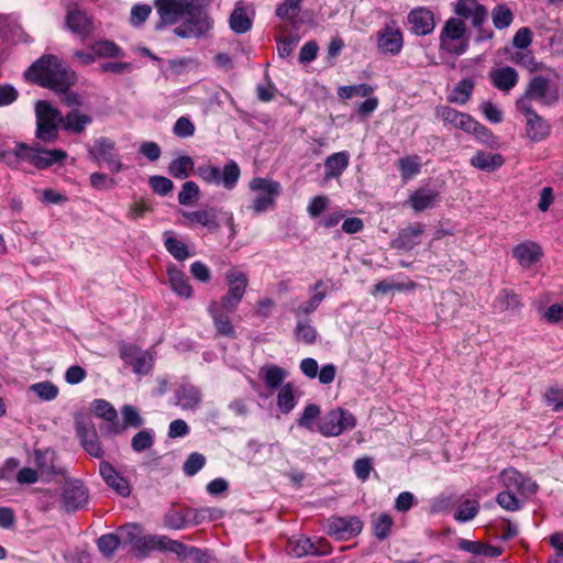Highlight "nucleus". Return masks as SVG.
I'll use <instances>...</instances> for the list:
<instances>
[{
  "mask_svg": "<svg viewBox=\"0 0 563 563\" xmlns=\"http://www.w3.org/2000/svg\"><path fill=\"white\" fill-rule=\"evenodd\" d=\"M165 235V247L176 260L185 261L190 256L188 247L184 242L169 235L168 232H166Z\"/></svg>",
  "mask_w": 563,
  "mask_h": 563,
  "instance_id": "nucleus-51",
  "label": "nucleus"
},
{
  "mask_svg": "<svg viewBox=\"0 0 563 563\" xmlns=\"http://www.w3.org/2000/svg\"><path fill=\"white\" fill-rule=\"evenodd\" d=\"M192 169L194 161L187 155L175 158L168 167L169 174L178 179H186Z\"/></svg>",
  "mask_w": 563,
  "mask_h": 563,
  "instance_id": "nucleus-46",
  "label": "nucleus"
},
{
  "mask_svg": "<svg viewBox=\"0 0 563 563\" xmlns=\"http://www.w3.org/2000/svg\"><path fill=\"white\" fill-rule=\"evenodd\" d=\"M398 164L401 177L406 180L411 179L412 177L420 173L421 164L418 157H404L399 159Z\"/></svg>",
  "mask_w": 563,
  "mask_h": 563,
  "instance_id": "nucleus-57",
  "label": "nucleus"
},
{
  "mask_svg": "<svg viewBox=\"0 0 563 563\" xmlns=\"http://www.w3.org/2000/svg\"><path fill=\"white\" fill-rule=\"evenodd\" d=\"M393 526V519L387 514H382L374 521V534L377 539L384 540L388 537Z\"/></svg>",
  "mask_w": 563,
  "mask_h": 563,
  "instance_id": "nucleus-64",
  "label": "nucleus"
},
{
  "mask_svg": "<svg viewBox=\"0 0 563 563\" xmlns=\"http://www.w3.org/2000/svg\"><path fill=\"white\" fill-rule=\"evenodd\" d=\"M423 232L421 223H413L404 228L391 241V246L397 250L410 251L420 243L419 238Z\"/></svg>",
  "mask_w": 563,
  "mask_h": 563,
  "instance_id": "nucleus-29",
  "label": "nucleus"
},
{
  "mask_svg": "<svg viewBox=\"0 0 563 563\" xmlns=\"http://www.w3.org/2000/svg\"><path fill=\"white\" fill-rule=\"evenodd\" d=\"M225 280L229 286L228 292L220 300L211 301L208 306V312L219 335L234 338L235 329L229 314L235 311L242 301L249 285V278L245 273L231 269L225 274Z\"/></svg>",
  "mask_w": 563,
  "mask_h": 563,
  "instance_id": "nucleus-1",
  "label": "nucleus"
},
{
  "mask_svg": "<svg viewBox=\"0 0 563 563\" xmlns=\"http://www.w3.org/2000/svg\"><path fill=\"white\" fill-rule=\"evenodd\" d=\"M407 24L410 32L415 35H428L435 27L433 12L423 7L415 8L407 15Z\"/></svg>",
  "mask_w": 563,
  "mask_h": 563,
  "instance_id": "nucleus-18",
  "label": "nucleus"
},
{
  "mask_svg": "<svg viewBox=\"0 0 563 563\" xmlns=\"http://www.w3.org/2000/svg\"><path fill=\"white\" fill-rule=\"evenodd\" d=\"M321 410L320 407L316 404H309L305 407L302 413L297 419V426L303 428L310 432L318 431V422L319 421Z\"/></svg>",
  "mask_w": 563,
  "mask_h": 563,
  "instance_id": "nucleus-43",
  "label": "nucleus"
},
{
  "mask_svg": "<svg viewBox=\"0 0 563 563\" xmlns=\"http://www.w3.org/2000/svg\"><path fill=\"white\" fill-rule=\"evenodd\" d=\"M121 542L131 545L140 553L153 550L155 537L144 536L142 528L136 523H129L119 530Z\"/></svg>",
  "mask_w": 563,
  "mask_h": 563,
  "instance_id": "nucleus-16",
  "label": "nucleus"
},
{
  "mask_svg": "<svg viewBox=\"0 0 563 563\" xmlns=\"http://www.w3.org/2000/svg\"><path fill=\"white\" fill-rule=\"evenodd\" d=\"M25 77L55 92H66L76 81L75 73L54 55L42 56L33 63Z\"/></svg>",
  "mask_w": 563,
  "mask_h": 563,
  "instance_id": "nucleus-2",
  "label": "nucleus"
},
{
  "mask_svg": "<svg viewBox=\"0 0 563 563\" xmlns=\"http://www.w3.org/2000/svg\"><path fill=\"white\" fill-rule=\"evenodd\" d=\"M188 526H198L206 521H213L221 517V511L216 508L186 509Z\"/></svg>",
  "mask_w": 563,
  "mask_h": 563,
  "instance_id": "nucleus-45",
  "label": "nucleus"
},
{
  "mask_svg": "<svg viewBox=\"0 0 563 563\" xmlns=\"http://www.w3.org/2000/svg\"><path fill=\"white\" fill-rule=\"evenodd\" d=\"M121 413L125 428H140L144 424V419L134 406L124 405L121 408Z\"/></svg>",
  "mask_w": 563,
  "mask_h": 563,
  "instance_id": "nucleus-59",
  "label": "nucleus"
},
{
  "mask_svg": "<svg viewBox=\"0 0 563 563\" xmlns=\"http://www.w3.org/2000/svg\"><path fill=\"white\" fill-rule=\"evenodd\" d=\"M288 554L295 558H302L307 554H325L327 550H319L316 548L314 542H311L308 538H299L289 540L287 543Z\"/></svg>",
  "mask_w": 563,
  "mask_h": 563,
  "instance_id": "nucleus-39",
  "label": "nucleus"
},
{
  "mask_svg": "<svg viewBox=\"0 0 563 563\" xmlns=\"http://www.w3.org/2000/svg\"><path fill=\"white\" fill-rule=\"evenodd\" d=\"M258 375L267 388L280 389L287 377V371L278 365L269 364L261 367Z\"/></svg>",
  "mask_w": 563,
  "mask_h": 563,
  "instance_id": "nucleus-36",
  "label": "nucleus"
},
{
  "mask_svg": "<svg viewBox=\"0 0 563 563\" xmlns=\"http://www.w3.org/2000/svg\"><path fill=\"white\" fill-rule=\"evenodd\" d=\"M206 464V457L198 452L189 454L183 465V471L187 476L196 475Z\"/></svg>",
  "mask_w": 563,
  "mask_h": 563,
  "instance_id": "nucleus-62",
  "label": "nucleus"
},
{
  "mask_svg": "<svg viewBox=\"0 0 563 563\" xmlns=\"http://www.w3.org/2000/svg\"><path fill=\"white\" fill-rule=\"evenodd\" d=\"M168 280L170 288L175 294L184 298H190L192 295L191 286L185 273L170 264L167 267Z\"/></svg>",
  "mask_w": 563,
  "mask_h": 563,
  "instance_id": "nucleus-34",
  "label": "nucleus"
},
{
  "mask_svg": "<svg viewBox=\"0 0 563 563\" xmlns=\"http://www.w3.org/2000/svg\"><path fill=\"white\" fill-rule=\"evenodd\" d=\"M487 18L488 11L486 7L477 0H460V19L470 21L472 26L476 29V42L487 41L494 36V32L484 26Z\"/></svg>",
  "mask_w": 563,
  "mask_h": 563,
  "instance_id": "nucleus-8",
  "label": "nucleus"
},
{
  "mask_svg": "<svg viewBox=\"0 0 563 563\" xmlns=\"http://www.w3.org/2000/svg\"><path fill=\"white\" fill-rule=\"evenodd\" d=\"M356 426V418L352 412L341 407L327 411L318 421V432L325 438L339 437L351 431Z\"/></svg>",
  "mask_w": 563,
  "mask_h": 563,
  "instance_id": "nucleus-6",
  "label": "nucleus"
},
{
  "mask_svg": "<svg viewBox=\"0 0 563 563\" xmlns=\"http://www.w3.org/2000/svg\"><path fill=\"white\" fill-rule=\"evenodd\" d=\"M82 448L87 453H89L93 457H101L103 454L102 448L99 442V437L96 432H90L86 434L85 438L80 440Z\"/></svg>",
  "mask_w": 563,
  "mask_h": 563,
  "instance_id": "nucleus-63",
  "label": "nucleus"
},
{
  "mask_svg": "<svg viewBox=\"0 0 563 563\" xmlns=\"http://www.w3.org/2000/svg\"><path fill=\"white\" fill-rule=\"evenodd\" d=\"M380 53L397 56L404 46V35L396 21L390 20L376 33Z\"/></svg>",
  "mask_w": 563,
  "mask_h": 563,
  "instance_id": "nucleus-12",
  "label": "nucleus"
},
{
  "mask_svg": "<svg viewBox=\"0 0 563 563\" xmlns=\"http://www.w3.org/2000/svg\"><path fill=\"white\" fill-rule=\"evenodd\" d=\"M297 405L295 386L291 383L282 386L277 394V407L280 412L289 413Z\"/></svg>",
  "mask_w": 563,
  "mask_h": 563,
  "instance_id": "nucleus-44",
  "label": "nucleus"
},
{
  "mask_svg": "<svg viewBox=\"0 0 563 563\" xmlns=\"http://www.w3.org/2000/svg\"><path fill=\"white\" fill-rule=\"evenodd\" d=\"M488 79L494 88L504 93H509L517 86L519 74L511 66H503L492 69L488 73Z\"/></svg>",
  "mask_w": 563,
  "mask_h": 563,
  "instance_id": "nucleus-23",
  "label": "nucleus"
},
{
  "mask_svg": "<svg viewBox=\"0 0 563 563\" xmlns=\"http://www.w3.org/2000/svg\"><path fill=\"white\" fill-rule=\"evenodd\" d=\"M500 477L506 488L517 490V493L522 496H531L538 490V485L536 482L529 477H526L515 468L504 470Z\"/></svg>",
  "mask_w": 563,
  "mask_h": 563,
  "instance_id": "nucleus-20",
  "label": "nucleus"
},
{
  "mask_svg": "<svg viewBox=\"0 0 563 563\" xmlns=\"http://www.w3.org/2000/svg\"><path fill=\"white\" fill-rule=\"evenodd\" d=\"M363 530V521L356 516L331 517L328 520L327 533L339 541H346L358 536Z\"/></svg>",
  "mask_w": 563,
  "mask_h": 563,
  "instance_id": "nucleus-13",
  "label": "nucleus"
},
{
  "mask_svg": "<svg viewBox=\"0 0 563 563\" xmlns=\"http://www.w3.org/2000/svg\"><path fill=\"white\" fill-rule=\"evenodd\" d=\"M440 198V194L437 189L431 187H420L415 190L407 200L415 211L421 212L423 210L435 207Z\"/></svg>",
  "mask_w": 563,
  "mask_h": 563,
  "instance_id": "nucleus-27",
  "label": "nucleus"
},
{
  "mask_svg": "<svg viewBox=\"0 0 563 563\" xmlns=\"http://www.w3.org/2000/svg\"><path fill=\"white\" fill-rule=\"evenodd\" d=\"M87 501L88 489L85 485L79 479H66L62 490V509L73 512L82 508Z\"/></svg>",
  "mask_w": 563,
  "mask_h": 563,
  "instance_id": "nucleus-14",
  "label": "nucleus"
},
{
  "mask_svg": "<svg viewBox=\"0 0 563 563\" xmlns=\"http://www.w3.org/2000/svg\"><path fill=\"white\" fill-rule=\"evenodd\" d=\"M155 433L151 429L139 431L131 440V446L134 452L141 453L151 449L154 444Z\"/></svg>",
  "mask_w": 563,
  "mask_h": 563,
  "instance_id": "nucleus-49",
  "label": "nucleus"
},
{
  "mask_svg": "<svg viewBox=\"0 0 563 563\" xmlns=\"http://www.w3.org/2000/svg\"><path fill=\"white\" fill-rule=\"evenodd\" d=\"M195 174L207 184L222 185L225 189H233L240 178L241 169L236 162L229 161L223 169L203 164L196 168Z\"/></svg>",
  "mask_w": 563,
  "mask_h": 563,
  "instance_id": "nucleus-7",
  "label": "nucleus"
},
{
  "mask_svg": "<svg viewBox=\"0 0 563 563\" xmlns=\"http://www.w3.org/2000/svg\"><path fill=\"white\" fill-rule=\"evenodd\" d=\"M36 139L45 142H55L58 137V125L63 115L59 110L53 108L47 101L41 100L35 104Z\"/></svg>",
  "mask_w": 563,
  "mask_h": 563,
  "instance_id": "nucleus-5",
  "label": "nucleus"
},
{
  "mask_svg": "<svg viewBox=\"0 0 563 563\" xmlns=\"http://www.w3.org/2000/svg\"><path fill=\"white\" fill-rule=\"evenodd\" d=\"M192 0H155V8L161 18L157 29L164 25L175 24L183 20L188 8L192 7Z\"/></svg>",
  "mask_w": 563,
  "mask_h": 563,
  "instance_id": "nucleus-15",
  "label": "nucleus"
},
{
  "mask_svg": "<svg viewBox=\"0 0 563 563\" xmlns=\"http://www.w3.org/2000/svg\"><path fill=\"white\" fill-rule=\"evenodd\" d=\"M496 501L501 508L508 511H517L522 507V500L508 488L497 495Z\"/></svg>",
  "mask_w": 563,
  "mask_h": 563,
  "instance_id": "nucleus-55",
  "label": "nucleus"
},
{
  "mask_svg": "<svg viewBox=\"0 0 563 563\" xmlns=\"http://www.w3.org/2000/svg\"><path fill=\"white\" fill-rule=\"evenodd\" d=\"M302 0H284L276 9V14L282 20L294 21L301 8Z\"/></svg>",
  "mask_w": 563,
  "mask_h": 563,
  "instance_id": "nucleus-52",
  "label": "nucleus"
},
{
  "mask_svg": "<svg viewBox=\"0 0 563 563\" xmlns=\"http://www.w3.org/2000/svg\"><path fill=\"white\" fill-rule=\"evenodd\" d=\"M559 95L556 89H552L549 79L543 76H534L529 81L525 93L517 100L516 106L532 107L531 101L536 100L542 104H550L558 100Z\"/></svg>",
  "mask_w": 563,
  "mask_h": 563,
  "instance_id": "nucleus-9",
  "label": "nucleus"
},
{
  "mask_svg": "<svg viewBox=\"0 0 563 563\" xmlns=\"http://www.w3.org/2000/svg\"><path fill=\"white\" fill-rule=\"evenodd\" d=\"M91 49L98 57H119L122 56V49L112 41H99L96 42Z\"/></svg>",
  "mask_w": 563,
  "mask_h": 563,
  "instance_id": "nucleus-53",
  "label": "nucleus"
},
{
  "mask_svg": "<svg viewBox=\"0 0 563 563\" xmlns=\"http://www.w3.org/2000/svg\"><path fill=\"white\" fill-rule=\"evenodd\" d=\"M492 20L497 30H504L512 23L514 13L507 4H497L492 11Z\"/></svg>",
  "mask_w": 563,
  "mask_h": 563,
  "instance_id": "nucleus-47",
  "label": "nucleus"
},
{
  "mask_svg": "<svg viewBox=\"0 0 563 563\" xmlns=\"http://www.w3.org/2000/svg\"><path fill=\"white\" fill-rule=\"evenodd\" d=\"M522 307L521 298L511 289L503 288L494 299L493 308L497 312L518 311Z\"/></svg>",
  "mask_w": 563,
  "mask_h": 563,
  "instance_id": "nucleus-33",
  "label": "nucleus"
},
{
  "mask_svg": "<svg viewBox=\"0 0 563 563\" xmlns=\"http://www.w3.org/2000/svg\"><path fill=\"white\" fill-rule=\"evenodd\" d=\"M349 166V154L347 152H338L324 161V178L333 179L342 175V173Z\"/></svg>",
  "mask_w": 563,
  "mask_h": 563,
  "instance_id": "nucleus-37",
  "label": "nucleus"
},
{
  "mask_svg": "<svg viewBox=\"0 0 563 563\" xmlns=\"http://www.w3.org/2000/svg\"><path fill=\"white\" fill-rule=\"evenodd\" d=\"M33 462L42 474H56L55 452L51 449H34Z\"/></svg>",
  "mask_w": 563,
  "mask_h": 563,
  "instance_id": "nucleus-41",
  "label": "nucleus"
},
{
  "mask_svg": "<svg viewBox=\"0 0 563 563\" xmlns=\"http://www.w3.org/2000/svg\"><path fill=\"white\" fill-rule=\"evenodd\" d=\"M30 390L34 391L36 396L44 401H51L58 395L57 386L48 380L31 385Z\"/></svg>",
  "mask_w": 563,
  "mask_h": 563,
  "instance_id": "nucleus-54",
  "label": "nucleus"
},
{
  "mask_svg": "<svg viewBox=\"0 0 563 563\" xmlns=\"http://www.w3.org/2000/svg\"><path fill=\"white\" fill-rule=\"evenodd\" d=\"M89 154L96 159H102L112 173H119L123 168L120 157L114 153V142L109 137L95 140Z\"/></svg>",
  "mask_w": 563,
  "mask_h": 563,
  "instance_id": "nucleus-17",
  "label": "nucleus"
},
{
  "mask_svg": "<svg viewBox=\"0 0 563 563\" xmlns=\"http://www.w3.org/2000/svg\"><path fill=\"white\" fill-rule=\"evenodd\" d=\"M92 410L96 413V416L103 418L109 422H113L118 416L114 407L103 399H96L92 402Z\"/></svg>",
  "mask_w": 563,
  "mask_h": 563,
  "instance_id": "nucleus-60",
  "label": "nucleus"
},
{
  "mask_svg": "<svg viewBox=\"0 0 563 563\" xmlns=\"http://www.w3.org/2000/svg\"><path fill=\"white\" fill-rule=\"evenodd\" d=\"M250 188L257 192L252 203V209L256 213H262L271 208L280 192V185L277 181L260 177L251 180Z\"/></svg>",
  "mask_w": 563,
  "mask_h": 563,
  "instance_id": "nucleus-11",
  "label": "nucleus"
},
{
  "mask_svg": "<svg viewBox=\"0 0 563 563\" xmlns=\"http://www.w3.org/2000/svg\"><path fill=\"white\" fill-rule=\"evenodd\" d=\"M176 405L184 410H195L202 400L201 391L191 384H180L175 390Z\"/></svg>",
  "mask_w": 563,
  "mask_h": 563,
  "instance_id": "nucleus-28",
  "label": "nucleus"
},
{
  "mask_svg": "<svg viewBox=\"0 0 563 563\" xmlns=\"http://www.w3.org/2000/svg\"><path fill=\"white\" fill-rule=\"evenodd\" d=\"M200 195V189L195 181H186L183 184L178 194V202L183 206L191 205Z\"/></svg>",
  "mask_w": 563,
  "mask_h": 563,
  "instance_id": "nucleus-58",
  "label": "nucleus"
},
{
  "mask_svg": "<svg viewBox=\"0 0 563 563\" xmlns=\"http://www.w3.org/2000/svg\"><path fill=\"white\" fill-rule=\"evenodd\" d=\"M517 109L527 119V134L532 141H541L549 135V124L533 110L532 107L525 106V102L522 101L521 106H517Z\"/></svg>",
  "mask_w": 563,
  "mask_h": 563,
  "instance_id": "nucleus-22",
  "label": "nucleus"
},
{
  "mask_svg": "<svg viewBox=\"0 0 563 563\" xmlns=\"http://www.w3.org/2000/svg\"><path fill=\"white\" fill-rule=\"evenodd\" d=\"M66 158L67 153L64 150H45L40 146H27L23 143L16 144L13 154L4 155L8 164L25 161L38 169H46L55 164H63Z\"/></svg>",
  "mask_w": 563,
  "mask_h": 563,
  "instance_id": "nucleus-4",
  "label": "nucleus"
},
{
  "mask_svg": "<svg viewBox=\"0 0 563 563\" xmlns=\"http://www.w3.org/2000/svg\"><path fill=\"white\" fill-rule=\"evenodd\" d=\"M164 522L172 529H183L188 526L187 510L172 509L165 515Z\"/></svg>",
  "mask_w": 563,
  "mask_h": 563,
  "instance_id": "nucleus-61",
  "label": "nucleus"
},
{
  "mask_svg": "<svg viewBox=\"0 0 563 563\" xmlns=\"http://www.w3.org/2000/svg\"><path fill=\"white\" fill-rule=\"evenodd\" d=\"M374 91L373 87L367 84L353 86H342L338 90V95L342 99H351L354 96L368 97Z\"/></svg>",
  "mask_w": 563,
  "mask_h": 563,
  "instance_id": "nucleus-56",
  "label": "nucleus"
},
{
  "mask_svg": "<svg viewBox=\"0 0 563 563\" xmlns=\"http://www.w3.org/2000/svg\"><path fill=\"white\" fill-rule=\"evenodd\" d=\"M230 29L236 34H243L252 27V16L247 13L246 8L236 4L229 18Z\"/></svg>",
  "mask_w": 563,
  "mask_h": 563,
  "instance_id": "nucleus-40",
  "label": "nucleus"
},
{
  "mask_svg": "<svg viewBox=\"0 0 563 563\" xmlns=\"http://www.w3.org/2000/svg\"><path fill=\"white\" fill-rule=\"evenodd\" d=\"M99 473L106 484L118 495L128 497L131 494L128 479L120 475L109 462L102 461L100 463Z\"/></svg>",
  "mask_w": 563,
  "mask_h": 563,
  "instance_id": "nucleus-26",
  "label": "nucleus"
},
{
  "mask_svg": "<svg viewBox=\"0 0 563 563\" xmlns=\"http://www.w3.org/2000/svg\"><path fill=\"white\" fill-rule=\"evenodd\" d=\"M91 122L92 118L90 115L78 110L70 111L62 120L64 130L75 134L82 133Z\"/></svg>",
  "mask_w": 563,
  "mask_h": 563,
  "instance_id": "nucleus-38",
  "label": "nucleus"
},
{
  "mask_svg": "<svg viewBox=\"0 0 563 563\" xmlns=\"http://www.w3.org/2000/svg\"><path fill=\"white\" fill-rule=\"evenodd\" d=\"M455 53H457V19L450 18L440 34V55L454 66Z\"/></svg>",
  "mask_w": 563,
  "mask_h": 563,
  "instance_id": "nucleus-21",
  "label": "nucleus"
},
{
  "mask_svg": "<svg viewBox=\"0 0 563 563\" xmlns=\"http://www.w3.org/2000/svg\"><path fill=\"white\" fill-rule=\"evenodd\" d=\"M66 25L73 33L78 34L82 38L87 37L92 31L90 18L77 4L68 5Z\"/></svg>",
  "mask_w": 563,
  "mask_h": 563,
  "instance_id": "nucleus-24",
  "label": "nucleus"
},
{
  "mask_svg": "<svg viewBox=\"0 0 563 563\" xmlns=\"http://www.w3.org/2000/svg\"><path fill=\"white\" fill-rule=\"evenodd\" d=\"M120 543L121 539L119 532L103 534L97 540L99 551L107 558L113 555Z\"/></svg>",
  "mask_w": 563,
  "mask_h": 563,
  "instance_id": "nucleus-50",
  "label": "nucleus"
},
{
  "mask_svg": "<svg viewBox=\"0 0 563 563\" xmlns=\"http://www.w3.org/2000/svg\"><path fill=\"white\" fill-rule=\"evenodd\" d=\"M154 549H163L185 559L191 558L194 560H198L200 555V551L198 549L194 547H186L184 543L172 540L167 537H155L153 550Z\"/></svg>",
  "mask_w": 563,
  "mask_h": 563,
  "instance_id": "nucleus-31",
  "label": "nucleus"
},
{
  "mask_svg": "<svg viewBox=\"0 0 563 563\" xmlns=\"http://www.w3.org/2000/svg\"><path fill=\"white\" fill-rule=\"evenodd\" d=\"M184 15L183 24L174 29V33L181 38L206 36L213 27V20L208 13L206 0H192Z\"/></svg>",
  "mask_w": 563,
  "mask_h": 563,
  "instance_id": "nucleus-3",
  "label": "nucleus"
},
{
  "mask_svg": "<svg viewBox=\"0 0 563 563\" xmlns=\"http://www.w3.org/2000/svg\"><path fill=\"white\" fill-rule=\"evenodd\" d=\"M295 339L305 344H312L317 340V330L307 319L298 320L294 330Z\"/></svg>",
  "mask_w": 563,
  "mask_h": 563,
  "instance_id": "nucleus-48",
  "label": "nucleus"
},
{
  "mask_svg": "<svg viewBox=\"0 0 563 563\" xmlns=\"http://www.w3.org/2000/svg\"><path fill=\"white\" fill-rule=\"evenodd\" d=\"M218 213H222V211L211 208L208 210L185 211L183 212V216L190 222L199 223L209 231L216 232L220 229Z\"/></svg>",
  "mask_w": 563,
  "mask_h": 563,
  "instance_id": "nucleus-32",
  "label": "nucleus"
},
{
  "mask_svg": "<svg viewBox=\"0 0 563 563\" xmlns=\"http://www.w3.org/2000/svg\"><path fill=\"white\" fill-rule=\"evenodd\" d=\"M309 290L312 294L311 298L294 306L291 309L298 320H305L303 317L316 311L328 295L327 285L322 279L317 280L310 286Z\"/></svg>",
  "mask_w": 563,
  "mask_h": 563,
  "instance_id": "nucleus-19",
  "label": "nucleus"
},
{
  "mask_svg": "<svg viewBox=\"0 0 563 563\" xmlns=\"http://www.w3.org/2000/svg\"><path fill=\"white\" fill-rule=\"evenodd\" d=\"M505 159L500 154L478 152L471 159L472 166L486 172H494L504 164Z\"/></svg>",
  "mask_w": 563,
  "mask_h": 563,
  "instance_id": "nucleus-42",
  "label": "nucleus"
},
{
  "mask_svg": "<svg viewBox=\"0 0 563 563\" xmlns=\"http://www.w3.org/2000/svg\"><path fill=\"white\" fill-rule=\"evenodd\" d=\"M119 355L124 364L132 367L133 373L139 376L148 375L153 368L152 354L134 344L120 343Z\"/></svg>",
  "mask_w": 563,
  "mask_h": 563,
  "instance_id": "nucleus-10",
  "label": "nucleus"
},
{
  "mask_svg": "<svg viewBox=\"0 0 563 563\" xmlns=\"http://www.w3.org/2000/svg\"><path fill=\"white\" fill-rule=\"evenodd\" d=\"M460 130L473 134L476 140L482 143L488 144L492 141V132L478 121L474 120L467 114L460 112Z\"/></svg>",
  "mask_w": 563,
  "mask_h": 563,
  "instance_id": "nucleus-35",
  "label": "nucleus"
},
{
  "mask_svg": "<svg viewBox=\"0 0 563 563\" xmlns=\"http://www.w3.org/2000/svg\"><path fill=\"white\" fill-rule=\"evenodd\" d=\"M512 256L523 268H530L543 256L541 246L532 241H525L512 249Z\"/></svg>",
  "mask_w": 563,
  "mask_h": 563,
  "instance_id": "nucleus-25",
  "label": "nucleus"
},
{
  "mask_svg": "<svg viewBox=\"0 0 563 563\" xmlns=\"http://www.w3.org/2000/svg\"><path fill=\"white\" fill-rule=\"evenodd\" d=\"M460 550L473 554L474 560L470 561V563H483L482 556L497 558L501 554V549L498 547H493L478 541H470L465 539H460Z\"/></svg>",
  "mask_w": 563,
  "mask_h": 563,
  "instance_id": "nucleus-30",
  "label": "nucleus"
}]
</instances>
